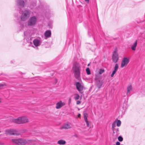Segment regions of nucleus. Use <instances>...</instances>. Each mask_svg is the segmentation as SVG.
I'll return each mask as SVG.
<instances>
[{
  "mask_svg": "<svg viewBox=\"0 0 145 145\" xmlns=\"http://www.w3.org/2000/svg\"><path fill=\"white\" fill-rule=\"evenodd\" d=\"M129 62V59L127 57L123 58L121 61V67H123L124 66H126Z\"/></svg>",
  "mask_w": 145,
  "mask_h": 145,
  "instance_id": "nucleus-8",
  "label": "nucleus"
},
{
  "mask_svg": "<svg viewBox=\"0 0 145 145\" xmlns=\"http://www.w3.org/2000/svg\"><path fill=\"white\" fill-rule=\"evenodd\" d=\"M5 133L9 135H18L20 133L16 130L13 129H7L5 131Z\"/></svg>",
  "mask_w": 145,
  "mask_h": 145,
  "instance_id": "nucleus-4",
  "label": "nucleus"
},
{
  "mask_svg": "<svg viewBox=\"0 0 145 145\" xmlns=\"http://www.w3.org/2000/svg\"><path fill=\"white\" fill-rule=\"evenodd\" d=\"M71 127V126L68 123H66L62 127L61 129H69Z\"/></svg>",
  "mask_w": 145,
  "mask_h": 145,
  "instance_id": "nucleus-19",
  "label": "nucleus"
},
{
  "mask_svg": "<svg viewBox=\"0 0 145 145\" xmlns=\"http://www.w3.org/2000/svg\"><path fill=\"white\" fill-rule=\"evenodd\" d=\"M30 14V11L26 10L23 12L21 16V19L22 20L25 21L29 17Z\"/></svg>",
  "mask_w": 145,
  "mask_h": 145,
  "instance_id": "nucleus-6",
  "label": "nucleus"
},
{
  "mask_svg": "<svg viewBox=\"0 0 145 145\" xmlns=\"http://www.w3.org/2000/svg\"><path fill=\"white\" fill-rule=\"evenodd\" d=\"M3 143L1 142H0V145H2Z\"/></svg>",
  "mask_w": 145,
  "mask_h": 145,
  "instance_id": "nucleus-38",
  "label": "nucleus"
},
{
  "mask_svg": "<svg viewBox=\"0 0 145 145\" xmlns=\"http://www.w3.org/2000/svg\"><path fill=\"white\" fill-rule=\"evenodd\" d=\"M81 70V67L80 64L77 62H75L73 63L72 70L76 78L78 79L80 77Z\"/></svg>",
  "mask_w": 145,
  "mask_h": 145,
  "instance_id": "nucleus-1",
  "label": "nucleus"
},
{
  "mask_svg": "<svg viewBox=\"0 0 145 145\" xmlns=\"http://www.w3.org/2000/svg\"><path fill=\"white\" fill-rule=\"evenodd\" d=\"M84 0L87 3H88L89 2V0Z\"/></svg>",
  "mask_w": 145,
  "mask_h": 145,
  "instance_id": "nucleus-36",
  "label": "nucleus"
},
{
  "mask_svg": "<svg viewBox=\"0 0 145 145\" xmlns=\"http://www.w3.org/2000/svg\"><path fill=\"white\" fill-rule=\"evenodd\" d=\"M76 88L78 91L80 93H82V91L84 88V86L83 84H81L79 82H77L76 84Z\"/></svg>",
  "mask_w": 145,
  "mask_h": 145,
  "instance_id": "nucleus-9",
  "label": "nucleus"
},
{
  "mask_svg": "<svg viewBox=\"0 0 145 145\" xmlns=\"http://www.w3.org/2000/svg\"><path fill=\"white\" fill-rule=\"evenodd\" d=\"M137 41L136 40L134 43L131 45V48L132 50L135 51L136 50L137 45Z\"/></svg>",
  "mask_w": 145,
  "mask_h": 145,
  "instance_id": "nucleus-17",
  "label": "nucleus"
},
{
  "mask_svg": "<svg viewBox=\"0 0 145 145\" xmlns=\"http://www.w3.org/2000/svg\"><path fill=\"white\" fill-rule=\"evenodd\" d=\"M26 44H27V45H28V46H32L34 48H35V47H34L33 46L32 42H31L29 41V42L28 41V42H27V43Z\"/></svg>",
  "mask_w": 145,
  "mask_h": 145,
  "instance_id": "nucleus-25",
  "label": "nucleus"
},
{
  "mask_svg": "<svg viewBox=\"0 0 145 145\" xmlns=\"http://www.w3.org/2000/svg\"><path fill=\"white\" fill-rule=\"evenodd\" d=\"M112 130L113 131V133H118L119 132V129L117 127H116L114 129H112Z\"/></svg>",
  "mask_w": 145,
  "mask_h": 145,
  "instance_id": "nucleus-21",
  "label": "nucleus"
},
{
  "mask_svg": "<svg viewBox=\"0 0 145 145\" xmlns=\"http://www.w3.org/2000/svg\"><path fill=\"white\" fill-rule=\"evenodd\" d=\"M1 102V99L0 98V103Z\"/></svg>",
  "mask_w": 145,
  "mask_h": 145,
  "instance_id": "nucleus-39",
  "label": "nucleus"
},
{
  "mask_svg": "<svg viewBox=\"0 0 145 145\" xmlns=\"http://www.w3.org/2000/svg\"><path fill=\"white\" fill-rule=\"evenodd\" d=\"M118 140L120 142H121L123 140V138L121 136H119L118 137Z\"/></svg>",
  "mask_w": 145,
  "mask_h": 145,
  "instance_id": "nucleus-30",
  "label": "nucleus"
},
{
  "mask_svg": "<svg viewBox=\"0 0 145 145\" xmlns=\"http://www.w3.org/2000/svg\"><path fill=\"white\" fill-rule=\"evenodd\" d=\"M81 103L80 101H76V104L77 105H79Z\"/></svg>",
  "mask_w": 145,
  "mask_h": 145,
  "instance_id": "nucleus-33",
  "label": "nucleus"
},
{
  "mask_svg": "<svg viewBox=\"0 0 145 145\" xmlns=\"http://www.w3.org/2000/svg\"><path fill=\"white\" fill-rule=\"evenodd\" d=\"M51 34V31L50 30L46 31L44 33L45 39H46L50 37Z\"/></svg>",
  "mask_w": 145,
  "mask_h": 145,
  "instance_id": "nucleus-14",
  "label": "nucleus"
},
{
  "mask_svg": "<svg viewBox=\"0 0 145 145\" xmlns=\"http://www.w3.org/2000/svg\"><path fill=\"white\" fill-rule=\"evenodd\" d=\"M65 102H63L61 101L57 103L56 104V108L57 109H59L61 108L62 106L65 105Z\"/></svg>",
  "mask_w": 145,
  "mask_h": 145,
  "instance_id": "nucleus-10",
  "label": "nucleus"
},
{
  "mask_svg": "<svg viewBox=\"0 0 145 145\" xmlns=\"http://www.w3.org/2000/svg\"><path fill=\"white\" fill-rule=\"evenodd\" d=\"M5 86V84H0V89L2 88L3 87Z\"/></svg>",
  "mask_w": 145,
  "mask_h": 145,
  "instance_id": "nucleus-32",
  "label": "nucleus"
},
{
  "mask_svg": "<svg viewBox=\"0 0 145 145\" xmlns=\"http://www.w3.org/2000/svg\"><path fill=\"white\" fill-rule=\"evenodd\" d=\"M13 121L16 123L20 124L27 122L29 121V120L26 117L23 116L18 118L13 119Z\"/></svg>",
  "mask_w": 145,
  "mask_h": 145,
  "instance_id": "nucleus-2",
  "label": "nucleus"
},
{
  "mask_svg": "<svg viewBox=\"0 0 145 145\" xmlns=\"http://www.w3.org/2000/svg\"><path fill=\"white\" fill-rule=\"evenodd\" d=\"M33 44L36 47V49H38L37 47L40 46L42 42V40L39 39H36L33 40Z\"/></svg>",
  "mask_w": 145,
  "mask_h": 145,
  "instance_id": "nucleus-7",
  "label": "nucleus"
},
{
  "mask_svg": "<svg viewBox=\"0 0 145 145\" xmlns=\"http://www.w3.org/2000/svg\"><path fill=\"white\" fill-rule=\"evenodd\" d=\"M57 144L60 145H64L66 144V141L63 140H60L58 141Z\"/></svg>",
  "mask_w": 145,
  "mask_h": 145,
  "instance_id": "nucleus-20",
  "label": "nucleus"
},
{
  "mask_svg": "<svg viewBox=\"0 0 145 145\" xmlns=\"http://www.w3.org/2000/svg\"><path fill=\"white\" fill-rule=\"evenodd\" d=\"M105 71V70L103 69H100L99 71V73L100 74H101Z\"/></svg>",
  "mask_w": 145,
  "mask_h": 145,
  "instance_id": "nucleus-29",
  "label": "nucleus"
},
{
  "mask_svg": "<svg viewBox=\"0 0 145 145\" xmlns=\"http://www.w3.org/2000/svg\"><path fill=\"white\" fill-rule=\"evenodd\" d=\"M74 136L76 137H77V135L76 134L74 135Z\"/></svg>",
  "mask_w": 145,
  "mask_h": 145,
  "instance_id": "nucleus-37",
  "label": "nucleus"
},
{
  "mask_svg": "<svg viewBox=\"0 0 145 145\" xmlns=\"http://www.w3.org/2000/svg\"><path fill=\"white\" fill-rule=\"evenodd\" d=\"M89 64L88 65V66H89Z\"/></svg>",
  "mask_w": 145,
  "mask_h": 145,
  "instance_id": "nucleus-40",
  "label": "nucleus"
},
{
  "mask_svg": "<svg viewBox=\"0 0 145 145\" xmlns=\"http://www.w3.org/2000/svg\"><path fill=\"white\" fill-rule=\"evenodd\" d=\"M86 73L88 75L90 74H91V72L89 68H87L86 70Z\"/></svg>",
  "mask_w": 145,
  "mask_h": 145,
  "instance_id": "nucleus-26",
  "label": "nucleus"
},
{
  "mask_svg": "<svg viewBox=\"0 0 145 145\" xmlns=\"http://www.w3.org/2000/svg\"><path fill=\"white\" fill-rule=\"evenodd\" d=\"M75 95L76 96L74 97V99L76 100L78 99L79 98V97H80L79 95L78 94H75Z\"/></svg>",
  "mask_w": 145,
  "mask_h": 145,
  "instance_id": "nucleus-28",
  "label": "nucleus"
},
{
  "mask_svg": "<svg viewBox=\"0 0 145 145\" xmlns=\"http://www.w3.org/2000/svg\"><path fill=\"white\" fill-rule=\"evenodd\" d=\"M118 65L117 64H115L114 68V70L113 71L112 74L111 75V77H113L114 76V74L116 72V71H117L118 69Z\"/></svg>",
  "mask_w": 145,
  "mask_h": 145,
  "instance_id": "nucleus-15",
  "label": "nucleus"
},
{
  "mask_svg": "<svg viewBox=\"0 0 145 145\" xmlns=\"http://www.w3.org/2000/svg\"><path fill=\"white\" fill-rule=\"evenodd\" d=\"M102 85V82L101 80H98L97 81L96 85L99 88H101Z\"/></svg>",
  "mask_w": 145,
  "mask_h": 145,
  "instance_id": "nucleus-18",
  "label": "nucleus"
},
{
  "mask_svg": "<svg viewBox=\"0 0 145 145\" xmlns=\"http://www.w3.org/2000/svg\"><path fill=\"white\" fill-rule=\"evenodd\" d=\"M37 20L38 18L35 16L30 17L28 21V25L29 26L35 25L37 24Z\"/></svg>",
  "mask_w": 145,
  "mask_h": 145,
  "instance_id": "nucleus-3",
  "label": "nucleus"
},
{
  "mask_svg": "<svg viewBox=\"0 0 145 145\" xmlns=\"http://www.w3.org/2000/svg\"><path fill=\"white\" fill-rule=\"evenodd\" d=\"M24 35L25 37V39H24V41H25V39L27 40L26 38L29 37V34L28 32L25 31L24 32Z\"/></svg>",
  "mask_w": 145,
  "mask_h": 145,
  "instance_id": "nucleus-23",
  "label": "nucleus"
},
{
  "mask_svg": "<svg viewBox=\"0 0 145 145\" xmlns=\"http://www.w3.org/2000/svg\"><path fill=\"white\" fill-rule=\"evenodd\" d=\"M17 5L20 8L23 7L25 3L23 1L21 0H18L17 1Z\"/></svg>",
  "mask_w": 145,
  "mask_h": 145,
  "instance_id": "nucleus-11",
  "label": "nucleus"
},
{
  "mask_svg": "<svg viewBox=\"0 0 145 145\" xmlns=\"http://www.w3.org/2000/svg\"><path fill=\"white\" fill-rule=\"evenodd\" d=\"M12 142L18 145V139H11Z\"/></svg>",
  "mask_w": 145,
  "mask_h": 145,
  "instance_id": "nucleus-22",
  "label": "nucleus"
},
{
  "mask_svg": "<svg viewBox=\"0 0 145 145\" xmlns=\"http://www.w3.org/2000/svg\"><path fill=\"white\" fill-rule=\"evenodd\" d=\"M115 122H116V123L118 127H120V126L121 122L120 120H116L115 121Z\"/></svg>",
  "mask_w": 145,
  "mask_h": 145,
  "instance_id": "nucleus-24",
  "label": "nucleus"
},
{
  "mask_svg": "<svg viewBox=\"0 0 145 145\" xmlns=\"http://www.w3.org/2000/svg\"><path fill=\"white\" fill-rule=\"evenodd\" d=\"M27 142V141L25 139L22 138L18 139V145H24Z\"/></svg>",
  "mask_w": 145,
  "mask_h": 145,
  "instance_id": "nucleus-13",
  "label": "nucleus"
},
{
  "mask_svg": "<svg viewBox=\"0 0 145 145\" xmlns=\"http://www.w3.org/2000/svg\"><path fill=\"white\" fill-rule=\"evenodd\" d=\"M116 122H115V121L113 123L112 125V129H114L116 127Z\"/></svg>",
  "mask_w": 145,
  "mask_h": 145,
  "instance_id": "nucleus-27",
  "label": "nucleus"
},
{
  "mask_svg": "<svg viewBox=\"0 0 145 145\" xmlns=\"http://www.w3.org/2000/svg\"><path fill=\"white\" fill-rule=\"evenodd\" d=\"M119 59L118 54L117 48H115L113 52L112 56V59L113 62L116 63Z\"/></svg>",
  "mask_w": 145,
  "mask_h": 145,
  "instance_id": "nucleus-5",
  "label": "nucleus"
},
{
  "mask_svg": "<svg viewBox=\"0 0 145 145\" xmlns=\"http://www.w3.org/2000/svg\"><path fill=\"white\" fill-rule=\"evenodd\" d=\"M36 5V3H34L33 4V5H31L30 6V8L31 9L33 8V7H35Z\"/></svg>",
  "mask_w": 145,
  "mask_h": 145,
  "instance_id": "nucleus-31",
  "label": "nucleus"
},
{
  "mask_svg": "<svg viewBox=\"0 0 145 145\" xmlns=\"http://www.w3.org/2000/svg\"><path fill=\"white\" fill-rule=\"evenodd\" d=\"M81 116V114H78V118H80Z\"/></svg>",
  "mask_w": 145,
  "mask_h": 145,
  "instance_id": "nucleus-35",
  "label": "nucleus"
},
{
  "mask_svg": "<svg viewBox=\"0 0 145 145\" xmlns=\"http://www.w3.org/2000/svg\"><path fill=\"white\" fill-rule=\"evenodd\" d=\"M84 117L85 121L87 126L88 127H89V122L87 120V117L88 116V114L86 113H85L84 114Z\"/></svg>",
  "mask_w": 145,
  "mask_h": 145,
  "instance_id": "nucleus-16",
  "label": "nucleus"
},
{
  "mask_svg": "<svg viewBox=\"0 0 145 145\" xmlns=\"http://www.w3.org/2000/svg\"><path fill=\"white\" fill-rule=\"evenodd\" d=\"M133 90V88L131 84H129L127 87V96L129 95L131 91Z\"/></svg>",
  "mask_w": 145,
  "mask_h": 145,
  "instance_id": "nucleus-12",
  "label": "nucleus"
},
{
  "mask_svg": "<svg viewBox=\"0 0 145 145\" xmlns=\"http://www.w3.org/2000/svg\"><path fill=\"white\" fill-rule=\"evenodd\" d=\"M116 145H120V143L119 142H117L116 143Z\"/></svg>",
  "mask_w": 145,
  "mask_h": 145,
  "instance_id": "nucleus-34",
  "label": "nucleus"
},
{
  "mask_svg": "<svg viewBox=\"0 0 145 145\" xmlns=\"http://www.w3.org/2000/svg\"><path fill=\"white\" fill-rule=\"evenodd\" d=\"M121 145H123V144H121Z\"/></svg>",
  "mask_w": 145,
  "mask_h": 145,
  "instance_id": "nucleus-41",
  "label": "nucleus"
}]
</instances>
